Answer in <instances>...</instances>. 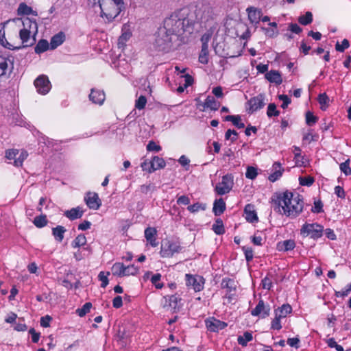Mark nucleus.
<instances>
[{
  "instance_id": "8fccbe9b",
  "label": "nucleus",
  "mask_w": 351,
  "mask_h": 351,
  "mask_svg": "<svg viewBox=\"0 0 351 351\" xmlns=\"http://www.w3.org/2000/svg\"><path fill=\"white\" fill-rule=\"evenodd\" d=\"M280 317L278 316V313L276 312L275 318L271 322V328L274 330H280L282 328L280 324Z\"/></svg>"
},
{
  "instance_id": "4be33fe9",
  "label": "nucleus",
  "mask_w": 351,
  "mask_h": 351,
  "mask_svg": "<svg viewBox=\"0 0 351 351\" xmlns=\"http://www.w3.org/2000/svg\"><path fill=\"white\" fill-rule=\"evenodd\" d=\"M226 210V203L222 198L216 199L213 204V211L215 215L218 216L222 214Z\"/></svg>"
},
{
  "instance_id": "c756f323",
  "label": "nucleus",
  "mask_w": 351,
  "mask_h": 351,
  "mask_svg": "<svg viewBox=\"0 0 351 351\" xmlns=\"http://www.w3.org/2000/svg\"><path fill=\"white\" fill-rule=\"evenodd\" d=\"M278 313V316L280 318L285 317L288 314L292 311V307L289 304H283L281 307H278L275 310V314Z\"/></svg>"
},
{
  "instance_id": "09e8293b",
  "label": "nucleus",
  "mask_w": 351,
  "mask_h": 351,
  "mask_svg": "<svg viewBox=\"0 0 351 351\" xmlns=\"http://www.w3.org/2000/svg\"><path fill=\"white\" fill-rule=\"evenodd\" d=\"M319 103L322 105V110H324L326 109L324 106H327L329 101V97L326 93L319 94L318 96Z\"/></svg>"
},
{
  "instance_id": "bb28decb",
  "label": "nucleus",
  "mask_w": 351,
  "mask_h": 351,
  "mask_svg": "<svg viewBox=\"0 0 351 351\" xmlns=\"http://www.w3.org/2000/svg\"><path fill=\"white\" fill-rule=\"evenodd\" d=\"M17 12H18L19 15H21V14H25V15L33 14L35 16L37 15V12L36 11H34L31 7L27 5L25 3H21L19 4Z\"/></svg>"
},
{
  "instance_id": "774afa93",
  "label": "nucleus",
  "mask_w": 351,
  "mask_h": 351,
  "mask_svg": "<svg viewBox=\"0 0 351 351\" xmlns=\"http://www.w3.org/2000/svg\"><path fill=\"white\" fill-rule=\"evenodd\" d=\"M289 29L293 33L298 34L302 31V29L296 23H290L289 25Z\"/></svg>"
},
{
  "instance_id": "a878e982",
  "label": "nucleus",
  "mask_w": 351,
  "mask_h": 351,
  "mask_svg": "<svg viewBox=\"0 0 351 351\" xmlns=\"http://www.w3.org/2000/svg\"><path fill=\"white\" fill-rule=\"evenodd\" d=\"M49 48L50 49V44L48 41L45 39H41L34 47V51L36 53L40 54L47 51Z\"/></svg>"
},
{
  "instance_id": "49530a36",
  "label": "nucleus",
  "mask_w": 351,
  "mask_h": 351,
  "mask_svg": "<svg viewBox=\"0 0 351 351\" xmlns=\"http://www.w3.org/2000/svg\"><path fill=\"white\" fill-rule=\"evenodd\" d=\"M257 169L255 167L251 166L247 167V171L245 173V176L247 178L254 180L257 176Z\"/></svg>"
},
{
  "instance_id": "5fc2aeb1",
  "label": "nucleus",
  "mask_w": 351,
  "mask_h": 351,
  "mask_svg": "<svg viewBox=\"0 0 351 351\" xmlns=\"http://www.w3.org/2000/svg\"><path fill=\"white\" fill-rule=\"evenodd\" d=\"M156 230L154 228H147L145 230V237L147 241L152 239L156 234Z\"/></svg>"
},
{
  "instance_id": "864d4df0",
  "label": "nucleus",
  "mask_w": 351,
  "mask_h": 351,
  "mask_svg": "<svg viewBox=\"0 0 351 351\" xmlns=\"http://www.w3.org/2000/svg\"><path fill=\"white\" fill-rule=\"evenodd\" d=\"M349 162L350 160H347L340 165V169L346 176L351 175V168L349 167Z\"/></svg>"
},
{
  "instance_id": "79ce46f5",
  "label": "nucleus",
  "mask_w": 351,
  "mask_h": 351,
  "mask_svg": "<svg viewBox=\"0 0 351 351\" xmlns=\"http://www.w3.org/2000/svg\"><path fill=\"white\" fill-rule=\"evenodd\" d=\"M280 114V112L276 110V106L274 103H271L268 105L267 114L269 117L273 116L277 117Z\"/></svg>"
},
{
  "instance_id": "e2e57ef3",
  "label": "nucleus",
  "mask_w": 351,
  "mask_h": 351,
  "mask_svg": "<svg viewBox=\"0 0 351 351\" xmlns=\"http://www.w3.org/2000/svg\"><path fill=\"white\" fill-rule=\"evenodd\" d=\"M147 149L149 152L154 151L158 152L161 150V147L156 145L153 141H151L147 145Z\"/></svg>"
},
{
  "instance_id": "ea45409f",
  "label": "nucleus",
  "mask_w": 351,
  "mask_h": 351,
  "mask_svg": "<svg viewBox=\"0 0 351 351\" xmlns=\"http://www.w3.org/2000/svg\"><path fill=\"white\" fill-rule=\"evenodd\" d=\"M92 308V304L90 302L85 303L81 308H77L76 313L80 317H84L87 313H88Z\"/></svg>"
},
{
  "instance_id": "aec40b11",
  "label": "nucleus",
  "mask_w": 351,
  "mask_h": 351,
  "mask_svg": "<svg viewBox=\"0 0 351 351\" xmlns=\"http://www.w3.org/2000/svg\"><path fill=\"white\" fill-rule=\"evenodd\" d=\"M244 211L246 215L245 219L248 222L254 223L258 221V217L254 209L253 205L247 204L245 207Z\"/></svg>"
},
{
  "instance_id": "c85d7f7f",
  "label": "nucleus",
  "mask_w": 351,
  "mask_h": 351,
  "mask_svg": "<svg viewBox=\"0 0 351 351\" xmlns=\"http://www.w3.org/2000/svg\"><path fill=\"white\" fill-rule=\"evenodd\" d=\"M112 274L119 277L125 276V265L121 263H116L112 267Z\"/></svg>"
},
{
  "instance_id": "412c9836",
  "label": "nucleus",
  "mask_w": 351,
  "mask_h": 351,
  "mask_svg": "<svg viewBox=\"0 0 351 351\" xmlns=\"http://www.w3.org/2000/svg\"><path fill=\"white\" fill-rule=\"evenodd\" d=\"M273 167L275 169V171L268 178L269 180L272 182L276 181L280 177H281L282 172L284 171V169L282 168L281 164L279 162H275L273 165Z\"/></svg>"
},
{
  "instance_id": "c9c22d12",
  "label": "nucleus",
  "mask_w": 351,
  "mask_h": 351,
  "mask_svg": "<svg viewBox=\"0 0 351 351\" xmlns=\"http://www.w3.org/2000/svg\"><path fill=\"white\" fill-rule=\"evenodd\" d=\"M313 21V14L311 12H306L304 15H302L298 18V22L303 25H307Z\"/></svg>"
},
{
  "instance_id": "dca6fc26",
  "label": "nucleus",
  "mask_w": 351,
  "mask_h": 351,
  "mask_svg": "<svg viewBox=\"0 0 351 351\" xmlns=\"http://www.w3.org/2000/svg\"><path fill=\"white\" fill-rule=\"evenodd\" d=\"M246 11L248 14V19L252 23H258L262 16V11L254 7H249Z\"/></svg>"
},
{
  "instance_id": "4d7b16f0",
  "label": "nucleus",
  "mask_w": 351,
  "mask_h": 351,
  "mask_svg": "<svg viewBox=\"0 0 351 351\" xmlns=\"http://www.w3.org/2000/svg\"><path fill=\"white\" fill-rule=\"evenodd\" d=\"M147 103V99L145 96H140L139 98L136 101V108L141 110L143 109L146 105Z\"/></svg>"
},
{
  "instance_id": "6e6d98bb",
  "label": "nucleus",
  "mask_w": 351,
  "mask_h": 351,
  "mask_svg": "<svg viewBox=\"0 0 351 351\" xmlns=\"http://www.w3.org/2000/svg\"><path fill=\"white\" fill-rule=\"evenodd\" d=\"M262 29L264 31L265 34L270 38L276 37L279 34L278 29L274 28L263 27Z\"/></svg>"
},
{
  "instance_id": "a211bd4d",
  "label": "nucleus",
  "mask_w": 351,
  "mask_h": 351,
  "mask_svg": "<svg viewBox=\"0 0 351 351\" xmlns=\"http://www.w3.org/2000/svg\"><path fill=\"white\" fill-rule=\"evenodd\" d=\"M265 77L271 83H274L277 85L282 84V79L281 75L278 71L271 70L267 72L265 75Z\"/></svg>"
},
{
  "instance_id": "4468645a",
  "label": "nucleus",
  "mask_w": 351,
  "mask_h": 351,
  "mask_svg": "<svg viewBox=\"0 0 351 351\" xmlns=\"http://www.w3.org/2000/svg\"><path fill=\"white\" fill-rule=\"evenodd\" d=\"M202 278H199V280L193 276L191 274H186V284L187 286H191L195 291H201L204 286L202 282Z\"/></svg>"
},
{
  "instance_id": "ddd939ff",
  "label": "nucleus",
  "mask_w": 351,
  "mask_h": 351,
  "mask_svg": "<svg viewBox=\"0 0 351 351\" xmlns=\"http://www.w3.org/2000/svg\"><path fill=\"white\" fill-rule=\"evenodd\" d=\"M19 36L23 45V47L20 46L14 47V49H19L21 47H27L32 46L36 41L34 37H33L32 41L29 42L30 31L27 28H23V29H21L19 32Z\"/></svg>"
},
{
  "instance_id": "a19ab883",
  "label": "nucleus",
  "mask_w": 351,
  "mask_h": 351,
  "mask_svg": "<svg viewBox=\"0 0 351 351\" xmlns=\"http://www.w3.org/2000/svg\"><path fill=\"white\" fill-rule=\"evenodd\" d=\"M214 15V8L209 5L204 6L203 17L208 21L210 19H213Z\"/></svg>"
},
{
  "instance_id": "7ed1b4c3",
  "label": "nucleus",
  "mask_w": 351,
  "mask_h": 351,
  "mask_svg": "<svg viewBox=\"0 0 351 351\" xmlns=\"http://www.w3.org/2000/svg\"><path fill=\"white\" fill-rule=\"evenodd\" d=\"M101 16H105L108 21L114 19L125 10L123 0H105L100 5Z\"/></svg>"
},
{
  "instance_id": "680f3d73",
  "label": "nucleus",
  "mask_w": 351,
  "mask_h": 351,
  "mask_svg": "<svg viewBox=\"0 0 351 351\" xmlns=\"http://www.w3.org/2000/svg\"><path fill=\"white\" fill-rule=\"evenodd\" d=\"M314 205H315L314 207H313L311 208V212H313L314 213H319L323 212V209H322L323 204L320 200L315 201L314 202Z\"/></svg>"
},
{
  "instance_id": "20e7f679",
  "label": "nucleus",
  "mask_w": 351,
  "mask_h": 351,
  "mask_svg": "<svg viewBox=\"0 0 351 351\" xmlns=\"http://www.w3.org/2000/svg\"><path fill=\"white\" fill-rule=\"evenodd\" d=\"M177 38L176 36L171 35L160 27L157 33L154 46L159 51L168 52L173 48V43Z\"/></svg>"
},
{
  "instance_id": "423d86ee",
  "label": "nucleus",
  "mask_w": 351,
  "mask_h": 351,
  "mask_svg": "<svg viewBox=\"0 0 351 351\" xmlns=\"http://www.w3.org/2000/svg\"><path fill=\"white\" fill-rule=\"evenodd\" d=\"M180 250L181 247L178 243L165 240L162 242L160 253L162 257H170L174 253H178Z\"/></svg>"
},
{
  "instance_id": "f8f14e48",
  "label": "nucleus",
  "mask_w": 351,
  "mask_h": 351,
  "mask_svg": "<svg viewBox=\"0 0 351 351\" xmlns=\"http://www.w3.org/2000/svg\"><path fill=\"white\" fill-rule=\"evenodd\" d=\"M269 306H266L265 305L264 301L263 300H260L255 308L252 311L251 314L254 316H258L261 313H263L262 317L265 318L269 315Z\"/></svg>"
},
{
  "instance_id": "9d476101",
  "label": "nucleus",
  "mask_w": 351,
  "mask_h": 351,
  "mask_svg": "<svg viewBox=\"0 0 351 351\" xmlns=\"http://www.w3.org/2000/svg\"><path fill=\"white\" fill-rule=\"evenodd\" d=\"M84 200L90 209L97 210L101 205V202L96 193L88 192Z\"/></svg>"
},
{
  "instance_id": "b1692460",
  "label": "nucleus",
  "mask_w": 351,
  "mask_h": 351,
  "mask_svg": "<svg viewBox=\"0 0 351 351\" xmlns=\"http://www.w3.org/2000/svg\"><path fill=\"white\" fill-rule=\"evenodd\" d=\"M295 246V241L291 239L285 240L283 242H279L277 244V249L279 251H289L293 250Z\"/></svg>"
},
{
  "instance_id": "1a4fd4ad",
  "label": "nucleus",
  "mask_w": 351,
  "mask_h": 351,
  "mask_svg": "<svg viewBox=\"0 0 351 351\" xmlns=\"http://www.w3.org/2000/svg\"><path fill=\"white\" fill-rule=\"evenodd\" d=\"M34 85L38 92L43 95L47 94L51 88L50 82L48 77L44 75H40L35 80Z\"/></svg>"
},
{
  "instance_id": "e433bc0d",
  "label": "nucleus",
  "mask_w": 351,
  "mask_h": 351,
  "mask_svg": "<svg viewBox=\"0 0 351 351\" xmlns=\"http://www.w3.org/2000/svg\"><path fill=\"white\" fill-rule=\"evenodd\" d=\"M86 243V239L84 234H79L72 243L73 247H80L83 246Z\"/></svg>"
},
{
  "instance_id": "c03bdc74",
  "label": "nucleus",
  "mask_w": 351,
  "mask_h": 351,
  "mask_svg": "<svg viewBox=\"0 0 351 351\" xmlns=\"http://www.w3.org/2000/svg\"><path fill=\"white\" fill-rule=\"evenodd\" d=\"M314 182L315 179L311 176L299 178V182L302 186H310L313 184Z\"/></svg>"
},
{
  "instance_id": "393cba45",
  "label": "nucleus",
  "mask_w": 351,
  "mask_h": 351,
  "mask_svg": "<svg viewBox=\"0 0 351 351\" xmlns=\"http://www.w3.org/2000/svg\"><path fill=\"white\" fill-rule=\"evenodd\" d=\"M83 211L80 210V207L73 208L69 210L64 212V215L71 220H75L82 217Z\"/></svg>"
},
{
  "instance_id": "4c0bfd02",
  "label": "nucleus",
  "mask_w": 351,
  "mask_h": 351,
  "mask_svg": "<svg viewBox=\"0 0 351 351\" xmlns=\"http://www.w3.org/2000/svg\"><path fill=\"white\" fill-rule=\"evenodd\" d=\"M34 224L38 228H43L47 224V219L46 215H41L37 216L34 219Z\"/></svg>"
},
{
  "instance_id": "0e129e2a",
  "label": "nucleus",
  "mask_w": 351,
  "mask_h": 351,
  "mask_svg": "<svg viewBox=\"0 0 351 351\" xmlns=\"http://www.w3.org/2000/svg\"><path fill=\"white\" fill-rule=\"evenodd\" d=\"M244 251L245 259L247 262H250L253 258V250L252 248L243 247Z\"/></svg>"
},
{
  "instance_id": "0eeeda50",
  "label": "nucleus",
  "mask_w": 351,
  "mask_h": 351,
  "mask_svg": "<svg viewBox=\"0 0 351 351\" xmlns=\"http://www.w3.org/2000/svg\"><path fill=\"white\" fill-rule=\"evenodd\" d=\"M233 184V176L226 174L222 177L221 182L216 186L215 191L219 195H224L232 189Z\"/></svg>"
},
{
  "instance_id": "72a5a7b5",
  "label": "nucleus",
  "mask_w": 351,
  "mask_h": 351,
  "mask_svg": "<svg viewBox=\"0 0 351 351\" xmlns=\"http://www.w3.org/2000/svg\"><path fill=\"white\" fill-rule=\"evenodd\" d=\"M132 34L130 32L127 31L122 33V34L119 36L118 40V47L119 48H123L125 46V43L130 39Z\"/></svg>"
},
{
  "instance_id": "3c124183",
  "label": "nucleus",
  "mask_w": 351,
  "mask_h": 351,
  "mask_svg": "<svg viewBox=\"0 0 351 351\" xmlns=\"http://www.w3.org/2000/svg\"><path fill=\"white\" fill-rule=\"evenodd\" d=\"M205 209H206V205L202 204L198 202L188 206V210L191 213L197 212L199 210H204Z\"/></svg>"
},
{
  "instance_id": "603ef678",
  "label": "nucleus",
  "mask_w": 351,
  "mask_h": 351,
  "mask_svg": "<svg viewBox=\"0 0 351 351\" xmlns=\"http://www.w3.org/2000/svg\"><path fill=\"white\" fill-rule=\"evenodd\" d=\"M349 46V41L347 39H343L341 45H340L339 42L336 43L335 49L337 51L343 52L346 49L348 48Z\"/></svg>"
},
{
  "instance_id": "2eb2a0df",
  "label": "nucleus",
  "mask_w": 351,
  "mask_h": 351,
  "mask_svg": "<svg viewBox=\"0 0 351 351\" xmlns=\"http://www.w3.org/2000/svg\"><path fill=\"white\" fill-rule=\"evenodd\" d=\"M166 162L162 158L154 156L150 161V167L148 169L149 173H152L157 169H162L165 167Z\"/></svg>"
},
{
  "instance_id": "f704fd0d",
  "label": "nucleus",
  "mask_w": 351,
  "mask_h": 351,
  "mask_svg": "<svg viewBox=\"0 0 351 351\" xmlns=\"http://www.w3.org/2000/svg\"><path fill=\"white\" fill-rule=\"evenodd\" d=\"M208 45L202 46L201 52L199 56V61L202 64H207L208 62Z\"/></svg>"
},
{
  "instance_id": "f257e3e1",
  "label": "nucleus",
  "mask_w": 351,
  "mask_h": 351,
  "mask_svg": "<svg viewBox=\"0 0 351 351\" xmlns=\"http://www.w3.org/2000/svg\"><path fill=\"white\" fill-rule=\"evenodd\" d=\"M197 20L195 11L189 8H183L174 12L169 17L164 21L163 29L173 36H176L183 32H191L193 25Z\"/></svg>"
},
{
  "instance_id": "9b49d317",
  "label": "nucleus",
  "mask_w": 351,
  "mask_h": 351,
  "mask_svg": "<svg viewBox=\"0 0 351 351\" xmlns=\"http://www.w3.org/2000/svg\"><path fill=\"white\" fill-rule=\"evenodd\" d=\"M206 325L208 330L211 332H217L227 326V324L226 322L218 320L214 317L206 319Z\"/></svg>"
},
{
  "instance_id": "7c9ffc66",
  "label": "nucleus",
  "mask_w": 351,
  "mask_h": 351,
  "mask_svg": "<svg viewBox=\"0 0 351 351\" xmlns=\"http://www.w3.org/2000/svg\"><path fill=\"white\" fill-rule=\"evenodd\" d=\"M212 230L218 235L223 234L225 232L223 221L217 218L215 220V223L213 225Z\"/></svg>"
},
{
  "instance_id": "f3484780",
  "label": "nucleus",
  "mask_w": 351,
  "mask_h": 351,
  "mask_svg": "<svg viewBox=\"0 0 351 351\" xmlns=\"http://www.w3.org/2000/svg\"><path fill=\"white\" fill-rule=\"evenodd\" d=\"M65 34L63 32H60L58 34L53 36L50 40V49L53 50L58 46L62 45L65 40Z\"/></svg>"
},
{
  "instance_id": "5701e85b",
  "label": "nucleus",
  "mask_w": 351,
  "mask_h": 351,
  "mask_svg": "<svg viewBox=\"0 0 351 351\" xmlns=\"http://www.w3.org/2000/svg\"><path fill=\"white\" fill-rule=\"evenodd\" d=\"M203 107L208 108L212 110H217L220 106V103L217 101L212 96H208L204 104H202Z\"/></svg>"
},
{
  "instance_id": "2f4dec72",
  "label": "nucleus",
  "mask_w": 351,
  "mask_h": 351,
  "mask_svg": "<svg viewBox=\"0 0 351 351\" xmlns=\"http://www.w3.org/2000/svg\"><path fill=\"white\" fill-rule=\"evenodd\" d=\"M181 299L178 296L173 295L169 297V304L165 303L164 304V307H167V306L176 310L178 307V303L180 302ZM167 302V300H166Z\"/></svg>"
},
{
  "instance_id": "58836bf2",
  "label": "nucleus",
  "mask_w": 351,
  "mask_h": 351,
  "mask_svg": "<svg viewBox=\"0 0 351 351\" xmlns=\"http://www.w3.org/2000/svg\"><path fill=\"white\" fill-rule=\"evenodd\" d=\"M23 25L24 26V28H27L28 29H31L32 28L35 29V34L37 33L38 31V27L37 23L35 20H32L29 18H26L23 21Z\"/></svg>"
},
{
  "instance_id": "473e14b6",
  "label": "nucleus",
  "mask_w": 351,
  "mask_h": 351,
  "mask_svg": "<svg viewBox=\"0 0 351 351\" xmlns=\"http://www.w3.org/2000/svg\"><path fill=\"white\" fill-rule=\"evenodd\" d=\"M252 334L250 332L246 331L244 332L243 336H239L237 341L239 344L242 346H246L248 341L252 339Z\"/></svg>"
},
{
  "instance_id": "de8ad7c7",
  "label": "nucleus",
  "mask_w": 351,
  "mask_h": 351,
  "mask_svg": "<svg viewBox=\"0 0 351 351\" xmlns=\"http://www.w3.org/2000/svg\"><path fill=\"white\" fill-rule=\"evenodd\" d=\"M28 154L26 151H22L19 156L14 160V164L16 167H21L24 160L27 157Z\"/></svg>"
},
{
  "instance_id": "69168bd1",
  "label": "nucleus",
  "mask_w": 351,
  "mask_h": 351,
  "mask_svg": "<svg viewBox=\"0 0 351 351\" xmlns=\"http://www.w3.org/2000/svg\"><path fill=\"white\" fill-rule=\"evenodd\" d=\"M99 280L101 281V287L105 288L108 284V279L104 271H101L98 276Z\"/></svg>"
},
{
  "instance_id": "f03ea898",
  "label": "nucleus",
  "mask_w": 351,
  "mask_h": 351,
  "mask_svg": "<svg viewBox=\"0 0 351 351\" xmlns=\"http://www.w3.org/2000/svg\"><path fill=\"white\" fill-rule=\"evenodd\" d=\"M271 203L276 212L291 217H296L303 209V201L300 195L294 197L293 193L289 191L274 194Z\"/></svg>"
},
{
  "instance_id": "39448f33",
  "label": "nucleus",
  "mask_w": 351,
  "mask_h": 351,
  "mask_svg": "<svg viewBox=\"0 0 351 351\" xmlns=\"http://www.w3.org/2000/svg\"><path fill=\"white\" fill-rule=\"evenodd\" d=\"M324 227L318 223H305L301 228L302 234L311 235V237L316 239L322 236Z\"/></svg>"
},
{
  "instance_id": "13d9d810",
  "label": "nucleus",
  "mask_w": 351,
  "mask_h": 351,
  "mask_svg": "<svg viewBox=\"0 0 351 351\" xmlns=\"http://www.w3.org/2000/svg\"><path fill=\"white\" fill-rule=\"evenodd\" d=\"M138 267H135L134 265H131L127 267L125 266V276L135 275L138 273Z\"/></svg>"
},
{
  "instance_id": "6e6552de",
  "label": "nucleus",
  "mask_w": 351,
  "mask_h": 351,
  "mask_svg": "<svg viewBox=\"0 0 351 351\" xmlns=\"http://www.w3.org/2000/svg\"><path fill=\"white\" fill-rule=\"evenodd\" d=\"M265 95L259 94L256 97L251 98L248 101L249 108L247 109L248 113L252 114L254 112L263 108L265 104L264 102Z\"/></svg>"
},
{
  "instance_id": "338daca9",
  "label": "nucleus",
  "mask_w": 351,
  "mask_h": 351,
  "mask_svg": "<svg viewBox=\"0 0 351 351\" xmlns=\"http://www.w3.org/2000/svg\"><path fill=\"white\" fill-rule=\"evenodd\" d=\"M234 118H235V119H234V121H232V124H233L235 127L238 128L239 129H241V128H245V124H244L243 123L241 122V116H239V115H236V116L234 117Z\"/></svg>"
},
{
  "instance_id": "cd10ccee",
  "label": "nucleus",
  "mask_w": 351,
  "mask_h": 351,
  "mask_svg": "<svg viewBox=\"0 0 351 351\" xmlns=\"http://www.w3.org/2000/svg\"><path fill=\"white\" fill-rule=\"evenodd\" d=\"M66 231L64 226H58L52 228V234L58 241L61 242L64 239V234Z\"/></svg>"
},
{
  "instance_id": "052dcab7",
  "label": "nucleus",
  "mask_w": 351,
  "mask_h": 351,
  "mask_svg": "<svg viewBox=\"0 0 351 351\" xmlns=\"http://www.w3.org/2000/svg\"><path fill=\"white\" fill-rule=\"evenodd\" d=\"M8 68V62L6 60L0 56V77L5 73V71Z\"/></svg>"
},
{
  "instance_id": "6ab92c4d",
  "label": "nucleus",
  "mask_w": 351,
  "mask_h": 351,
  "mask_svg": "<svg viewBox=\"0 0 351 351\" xmlns=\"http://www.w3.org/2000/svg\"><path fill=\"white\" fill-rule=\"evenodd\" d=\"M89 98L93 103L101 105L105 100V94L103 91L93 88L89 95Z\"/></svg>"
},
{
  "instance_id": "a18cd8bd",
  "label": "nucleus",
  "mask_w": 351,
  "mask_h": 351,
  "mask_svg": "<svg viewBox=\"0 0 351 351\" xmlns=\"http://www.w3.org/2000/svg\"><path fill=\"white\" fill-rule=\"evenodd\" d=\"M317 120L318 118L314 116L311 112L308 111L306 112V123L308 125L311 126L314 125Z\"/></svg>"
},
{
  "instance_id": "bf43d9fd",
  "label": "nucleus",
  "mask_w": 351,
  "mask_h": 351,
  "mask_svg": "<svg viewBox=\"0 0 351 351\" xmlns=\"http://www.w3.org/2000/svg\"><path fill=\"white\" fill-rule=\"evenodd\" d=\"M278 97L280 100L283 101L281 107L283 109H286L288 105L291 103V99L286 95H279Z\"/></svg>"
},
{
  "instance_id": "37998d69",
  "label": "nucleus",
  "mask_w": 351,
  "mask_h": 351,
  "mask_svg": "<svg viewBox=\"0 0 351 351\" xmlns=\"http://www.w3.org/2000/svg\"><path fill=\"white\" fill-rule=\"evenodd\" d=\"M300 152V147H294L295 164L298 165H302L304 163V157L301 156Z\"/></svg>"
}]
</instances>
